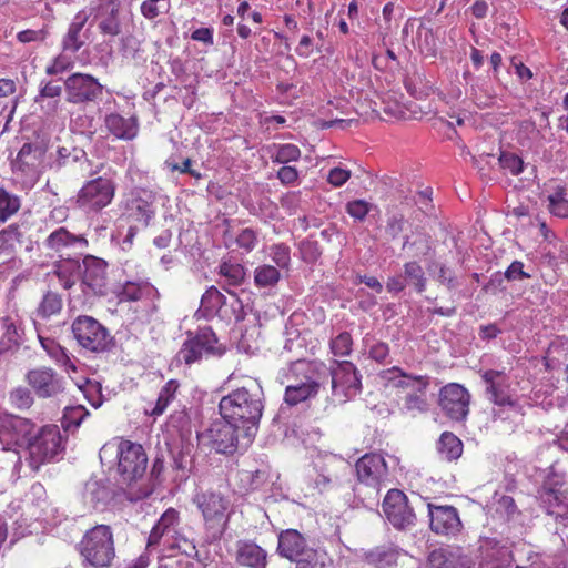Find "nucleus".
Returning <instances> with one entry per match:
<instances>
[{
    "label": "nucleus",
    "mask_w": 568,
    "mask_h": 568,
    "mask_svg": "<svg viewBox=\"0 0 568 568\" xmlns=\"http://www.w3.org/2000/svg\"><path fill=\"white\" fill-rule=\"evenodd\" d=\"M219 408L222 418L241 426L244 445L248 446L256 434L263 414V388L256 381H250L245 386L223 396Z\"/></svg>",
    "instance_id": "f257e3e1"
},
{
    "label": "nucleus",
    "mask_w": 568,
    "mask_h": 568,
    "mask_svg": "<svg viewBox=\"0 0 568 568\" xmlns=\"http://www.w3.org/2000/svg\"><path fill=\"white\" fill-rule=\"evenodd\" d=\"M114 454L118 457V471L122 481L128 485V498L136 501L151 495V487L143 480L148 456L142 445L130 440L105 444L99 455L103 463L105 458L112 457Z\"/></svg>",
    "instance_id": "f03ea898"
},
{
    "label": "nucleus",
    "mask_w": 568,
    "mask_h": 568,
    "mask_svg": "<svg viewBox=\"0 0 568 568\" xmlns=\"http://www.w3.org/2000/svg\"><path fill=\"white\" fill-rule=\"evenodd\" d=\"M550 471L535 467V479L541 478L542 485L538 489V500L540 508L547 515L554 516L565 526L568 525V489L561 490L564 486V475L555 471L554 465L549 467Z\"/></svg>",
    "instance_id": "7ed1b4c3"
},
{
    "label": "nucleus",
    "mask_w": 568,
    "mask_h": 568,
    "mask_svg": "<svg viewBox=\"0 0 568 568\" xmlns=\"http://www.w3.org/2000/svg\"><path fill=\"white\" fill-rule=\"evenodd\" d=\"M481 378L486 384L488 399L494 404L493 418L517 424L524 413L521 407L511 399L507 374L503 371L488 369L481 374Z\"/></svg>",
    "instance_id": "20e7f679"
},
{
    "label": "nucleus",
    "mask_w": 568,
    "mask_h": 568,
    "mask_svg": "<svg viewBox=\"0 0 568 568\" xmlns=\"http://www.w3.org/2000/svg\"><path fill=\"white\" fill-rule=\"evenodd\" d=\"M84 560L95 568L109 567L114 557V539L110 526L97 525L89 529L79 544Z\"/></svg>",
    "instance_id": "39448f33"
},
{
    "label": "nucleus",
    "mask_w": 568,
    "mask_h": 568,
    "mask_svg": "<svg viewBox=\"0 0 568 568\" xmlns=\"http://www.w3.org/2000/svg\"><path fill=\"white\" fill-rule=\"evenodd\" d=\"M193 501L202 514L206 530L212 537L220 538L226 530L232 513L230 499L219 491L206 490L197 493Z\"/></svg>",
    "instance_id": "423d86ee"
},
{
    "label": "nucleus",
    "mask_w": 568,
    "mask_h": 568,
    "mask_svg": "<svg viewBox=\"0 0 568 568\" xmlns=\"http://www.w3.org/2000/svg\"><path fill=\"white\" fill-rule=\"evenodd\" d=\"M29 452V464L33 470L50 462L64 449L63 437L57 425L42 426L33 433L27 447Z\"/></svg>",
    "instance_id": "0eeeda50"
},
{
    "label": "nucleus",
    "mask_w": 568,
    "mask_h": 568,
    "mask_svg": "<svg viewBox=\"0 0 568 568\" xmlns=\"http://www.w3.org/2000/svg\"><path fill=\"white\" fill-rule=\"evenodd\" d=\"M71 329L78 344L89 352H109L114 345L109 329L92 316H78L73 321Z\"/></svg>",
    "instance_id": "6e6552de"
},
{
    "label": "nucleus",
    "mask_w": 568,
    "mask_h": 568,
    "mask_svg": "<svg viewBox=\"0 0 568 568\" xmlns=\"http://www.w3.org/2000/svg\"><path fill=\"white\" fill-rule=\"evenodd\" d=\"M34 423L31 419L12 414L0 415V444L4 450H11L16 447H28L33 430Z\"/></svg>",
    "instance_id": "1a4fd4ad"
},
{
    "label": "nucleus",
    "mask_w": 568,
    "mask_h": 568,
    "mask_svg": "<svg viewBox=\"0 0 568 568\" xmlns=\"http://www.w3.org/2000/svg\"><path fill=\"white\" fill-rule=\"evenodd\" d=\"M115 185L104 176L87 182L77 194L79 207L89 211H100L108 206L114 197Z\"/></svg>",
    "instance_id": "9d476101"
},
{
    "label": "nucleus",
    "mask_w": 568,
    "mask_h": 568,
    "mask_svg": "<svg viewBox=\"0 0 568 568\" xmlns=\"http://www.w3.org/2000/svg\"><path fill=\"white\" fill-rule=\"evenodd\" d=\"M224 348L217 345V338L210 327L200 328L195 336L187 338L178 353V358L191 365L203 355H222Z\"/></svg>",
    "instance_id": "9b49d317"
},
{
    "label": "nucleus",
    "mask_w": 568,
    "mask_h": 568,
    "mask_svg": "<svg viewBox=\"0 0 568 568\" xmlns=\"http://www.w3.org/2000/svg\"><path fill=\"white\" fill-rule=\"evenodd\" d=\"M65 99L73 104L97 102L103 95V85L87 73H73L64 81Z\"/></svg>",
    "instance_id": "f8f14e48"
},
{
    "label": "nucleus",
    "mask_w": 568,
    "mask_h": 568,
    "mask_svg": "<svg viewBox=\"0 0 568 568\" xmlns=\"http://www.w3.org/2000/svg\"><path fill=\"white\" fill-rule=\"evenodd\" d=\"M240 429L241 426L223 418L211 424L206 430V437L212 449L217 454L233 455L240 445L246 447L243 438V443H241L240 435L237 434Z\"/></svg>",
    "instance_id": "ddd939ff"
},
{
    "label": "nucleus",
    "mask_w": 568,
    "mask_h": 568,
    "mask_svg": "<svg viewBox=\"0 0 568 568\" xmlns=\"http://www.w3.org/2000/svg\"><path fill=\"white\" fill-rule=\"evenodd\" d=\"M470 394L460 384L450 383L439 390L438 405L447 417L460 422L469 412Z\"/></svg>",
    "instance_id": "4468645a"
},
{
    "label": "nucleus",
    "mask_w": 568,
    "mask_h": 568,
    "mask_svg": "<svg viewBox=\"0 0 568 568\" xmlns=\"http://www.w3.org/2000/svg\"><path fill=\"white\" fill-rule=\"evenodd\" d=\"M383 511L389 523L398 529L414 525L415 513L407 496L399 489H389L383 500Z\"/></svg>",
    "instance_id": "2eb2a0df"
},
{
    "label": "nucleus",
    "mask_w": 568,
    "mask_h": 568,
    "mask_svg": "<svg viewBox=\"0 0 568 568\" xmlns=\"http://www.w3.org/2000/svg\"><path fill=\"white\" fill-rule=\"evenodd\" d=\"M333 394L344 398L354 397L362 388L361 376L348 361L336 362L331 369Z\"/></svg>",
    "instance_id": "dca6fc26"
},
{
    "label": "nucleus",
    "mask_w": 568,
    "mask_h": 568,
    "mask_svg": "<svg viewBox=\"0 0 568 568\" xmlns=\"http://www.w3.org/2000/svg\"><path fill=\"white\" fill-rule=\"evenodd\" d=\"M161 196L158 192L149 189H135L131 192L126 202L128 215L148 226L156 213V203Z\"/></svg>",
    "instance_id": "f3484780"
},
{
    "label": "nucleus",
    "mask_w": 568,
    "mask_h": 568,
    "mask_svg": "<svg viewBox=\"0 0 568 568\" xmlns=\"http://www.w3.org/2000/svg\"><path fill=\"white\" fill-rule=\"evenodd\" d=\"M28 385L40 398H51L64 392V381L52 368L31 369L26 375Z\"/></svg>",
    "instance_id": "a211bd4d"
},
{
    "label": "nucleus",
    "mask_w": 568,
    "mask_h": 568,
    "mask_svg": "<svg viewBox=\"0 0 568 568\" xmlns=\"http://www.w3.org/2000/svg\"><path fill=\"white\" fill-rule=\"evenodd\" d=\"M87 246L88 241L85 237L82 235H74L62 226L51 232L43 241V247L58 253L60 257L72 254L81 255Z\"/></svg>",
    "instance_id": "6ab92c4d"
},
{
    "label": "nucleus",
    "mask_w": 568,
    "mask_h": 568,
    "mask_svg": "<svg viewBox=\"0 0 568 568\" xmlns=\"http://www.w3.org/2000/svg\"><path fill=\"white\" fill-rule=\"evenodd\" d=\"M44 154V148L39 143L27 142L20 149L17 158L12 161L14 174L21 173L23 183H34L38 179V165Z\"/></svg>",
    "instance_id": "aec40b11"
},
{
    "label": "nucleus",
    "mask_w": 568,
    "mask_h": 568,
    "mask_svg": "<svg viewBox=\"0 0 568 568\" xmlns=\"http://www.w3.org/2000/svg\"><path fill=\"white\" fill-rule=\"evenodd\" d=\"M355 470L358 481L376 489V493L388 474L386 462L379 454H366L361 457L355 465Z\"/></svg>",
    "instance_id": "412c9836"
},
{
    "label": "nucleus",
    "mask_w": 568,
    "mask_h": 568,
    "mask_svg": "<svg viewBox=\"0 0 568 568\" xmlns=\"http://www.w3.org/2000/svg\"><path fill=\"white\" fill-rule=\"evenodd\" d=\"M81 266L82 285L94 295L105 294L108 284L106 262L93 255H85Z\"/></svg>",
    "instance_id": "4be33fe9"
},
{
    "label": "nucleus",
    "mask_w": 568,
    "mask_h": 568,
    "mask_svg": "<svg viewBox=\"0 0 568 568\" xmlns=\"http://www.w3.org/2000/svg\"><path fill=\"white\" fill-rule=\"evenodd\" d=\"M430 529L437 535H456L463 525L458 511L453 506H435L428 504Z\"/></svg>",
    "instance_id": "5701e85b"
},
{
    "label": "nucleus",
    "mask_w": 568,
    "mask_h": 568,
    "mask_svg": "<svg viewBox=\"0 0 568 568\" xmlns=\"http://www.w3.org/2000/svg\"><path fill=\"white\" fill-rule=\"evenodd\" d=\"M312 549L304 535L296 529L282 530L277 536L276 551L281 557L290 561L296 562Z\"/></svg>",
    "instance_id": "b1692460"
},
{
    "label": "nucleus",
    "mask_w": 568,
    "mask_h": 568,
    "mask_svg": "<svg viewBox=\"0 0 568 568\" xmlns=\"http://www.w3.org/2000/svg\"><path fill=\"white\" fill-rule=\"evenodd\" d=\"M95 19L98 20V29L103 36L116 37L122 32V18L119 2H101Z\"/></svg>",
    "instance_id": "393cba45"
},
{
    "label": "nucleus",
    "mask_w": 568,
    "mask_h": 568,
    "mask_svg": "<svg viewBox=\"0 0 568 568\" xmlns=\"http://www.w3.org/2000/svg\"><path fill=\"white\" fill-rule=\"evenodd\" d=\"M235 547V559L239 565L248 568H266L267 552L257 544L239 540Z\"/></svg>",
    "instance_id": "a878e982"
},
{
    "label": "nucleus",
    "mask_w": 568,
    "mask_h": 568,
    "mask_svg": "<svg viewBox=\"0 0 568 568\" xmlns=\"http://www.w3.org/2000/svg\"><path fill=\"white\" fill-rule=\"evenodd\" d=\"M429 568H471L473 560L459 549H436L428 556Z\"/></svg>",
    "instance_id": "bb28decb"
},
{
    "label": "nucleus",
    "mask_w": 568,
    "mask_h": 568,
    "mask_svg": "<svg viewBox=\"0 0 568 568\" xmlns=\"http://www.w3.org/2000/svg\"><path fill=\"white\" fill-rule=\"evenodd\" d=\"M89 17L90 13L85 10H81L74 16L72 22L69 26L68 32L62 40L63 51H70L74 53L79 51L80 48L85 43L87 37L82 30Z\"/></svg>",
    "instance_id": "cd10ccee"
},
{
    "label": "nucleus",
    "mask_w": 568,
    "mask_h": 568,
    "mask_svg": "<svg viewBox=\"0 0 568 568\" xmlns=\"http://www.w3.org/2000/svg\"><path fill=\"white\" fill-rule=\"evenodd\" d=\"M291 371L296 375L293 384L308 385L314 383L316 385V394L320 390L321 384L323 383L321 377V371L326 374V367L322 363L296 361L293 363Z\"/></svg>",
    "instance_id": "c85d7f7f"
},
{
    "label": "nucleus",
    "mask_w": 568,
    "mask_h": 568,
    "mask_svg": "<svg viewBox=\"0 0 568 568\" xmlns=\"http://www.w3.org/2000/svg\"><path fill=\"white\" fill-rule=\"evenodd\" d=\"M108 131L121 140H133L139 131L138 120L135 118H124L118 113L108 114L104 119Z\"/></svg>",
    "instance_id": "c756f323"
},
{
    "label": "nucleus",
    "mask_w": 568,
    "mask_h": 568,
    "mask_svg": "<svg viewBox=\"0 0 568 568\" xmlns=\"http://www.w3.org/2000/svg\"><path fill=\"white\" fill-rule=\"evenodd\" d=\"M81 265L79 258L72 255L61 257L54 264L53 273L64 290H70L81 278Z\"/></svg>",
    "instance_id": "7c9ffc66"
},
{
    "label": "nucleus",
    "mask_w": 568,
    "mask_h": 568,
    "mask_svg": "<svg viewBox=\"0 0 568 568\" xmlns=\"http://www.w3.org/2000/svg\"><path fill=\"white\" fill-rule=\"evenodd\" d=\"M428 386L429 378H418L417 387L406 394L403 408L410 413H426L429 408L426 394Z\"/></svg>",
    "instance_id": "2f4dec72"
},
{
    "label": "nucleus",
    "mask_w": 568,
    "mask_h": 568,
    "mask_svg": "<svg viewBox=\"0 0 568 568\" xmlns=\"http://www.w3.org/2000/svg\"><path fill=\"white\" fill-rule=\"evenodd\" d=\"M178 521L179 513L173 508L168 509L152 528L148 539V547L159 545L160 540L165 535H169L171 532L176 534L175 526Z\"/></svg>",
    "instance_id": "473e14b6"
},
{
    "label": "nucleus",
    "mask_w": 568,
    "mask_h": 568,
    "mask_svg": "<svg viewBox=\"0 0 568 568\" xmlns=\"http://www.w3.org/2000/svg\"><path fill=\"white\" fill-rule=\"evenodd\" d=\"M349 467L342 460L332 458L321 468V473L315 479L316 487L321 490L327 488L331 484L339 480L341 474H346Z\"/></svg>",
    "instance_id": "72a5a7b5"
},
{
    "label": "nucleus",
    "mask_w": 568,
    "mask_h": 568,
    "mask_svg": "<svg viewBox=\"0 0 568 568\" xmlns=\"http://www.w3.org/2000/svg\"><path fill=\"white\" fill-rule=\"evenodd\" d=\"M381 377L390 382L394 387L409 389V392L417 387L418 378H429L426 375L408 374L397 366L383 371Z\"/></svg>",
    "instance_id": "f704fd0d"
},
{
    "label": "nucleus",
    "mask_w": 568,
    "mask_h": 568,
    "mask_svg": "<svg viewBox=\"0 0 568 568\" xmlns=\"http://www.w3.org/2000/svg\"><path fill=\"white\" fill-rule=\"evenodd\" d=\"M366 561L377 568H388L396 565L398 551L393 546H378L365 555Z\"/></svg>",
    "instance_id": "c9c22d12"
},
{
    "label": "nucleus",
    "mask_w": 568,
    "mask_h": 568,
    "mask_svg": "<svg viewBox=\"0 0 568 568\" xmlns=\"http://www.w3.org/2000/svg\"><path fill=\"white\" fill-rule=\"evenodd\" d=\"M568 339L562 341L557 337L551 341L546 351V355L542 356V361L546 369H559L562 362L567 359Z\"/></svg>",
    "instance_id": "e433bc0d"
},
{
    "label": "nucleus",
    "mask_w": 568,
    "mask_h": 568,
    "mask_svg": "<svg viewBox=\"0 0 568 568\" xmlns=\"http://www.w3.org/2000/svg\"><path fill=\"white\" fill-rule=\"evenodd\" d=\"M22 242V232L17 223L8 225L0 231V256L12 257L16 253L17 244Z\"/></svg>",
    "instance_id": "4c0bfd02"
},
{
    "label": "nucleus",
    "mask_w": 568,
    "mask_h": 568,
    "mask_svg": "<svg viewBox=\"0 0 568 568\" xmlns=\"http://www.w3.org/2000/svg\"><path fill=\"white\" fill-rule=\"evenodd\" d=\"M437 450L444 459L455 460L462 456L463 444L453 433L445 432L437 443Z\"/></svg>",
    "instance_id": "58836bf2"
},
{
    "label": "nucleus",
    "mask_w": 568,
    "mask_h": 568,
    "mask_svg": "<svg viewBox=\"0 0 568 568\" xmlns=\"http://www.w3.org/2000/svg\"><path fill=\"white\" fill-rule=\"evenodd\" d=\"M63 307L62 296L52 291H48L41 298L36 314L42 320H48L54 315L60 314Z\"/></svg>",
    "instance_id": "ea45409f"
},
{
    "label": "nucleus",
    "mask_w": 568,
    "mask_h": 568,
    "mask_svg": "<svg viewBox=\"0 0 568 568\" xmlns=\"http://www.w3.org/2000/svg\"><path fill=\"white\" fill-rule=\"evenodd\" d=\"M402 274L406 285L413 286L418 293H423L426 290L427 278L425 272L416 261L405 263Z\"/></svg>",
    "instance_id": "a19ab883"
},
{
    "label": "nucleus",
    "mask_w": 568,
    "mask_h": 568,
    "mask_svg": "<svg viewBox=\"0 0 568 568\" xmlns=\"http://www.w3.org/2000/svg\"><path fill=\"white\" fill-rule=\"evenodd\" d=\"M225 303L226 297L216 287L211 286L201 298L199 312H202L205 317H211L215 315Z\"/></svg>",
    "instance_id": "79ce46f5"
},
{
    "label": "nucleus",
    "mask_w": 568,
    "mask_h": 568,
    "mask_svg": "<svg viewBox=\"0 0 568 568\" xmlns=\"http://www.w3.org/2000/svg\"><path fill=\"white\" fill-rule=\"evenodd\" d=\"M158 294L155 287L148 282H126L121 292L122 301H139Z\"/></svg>",
    "instance_id": "37998d69"
},
{
    "label": "nucleus",
    "mask_w": 568,
    "mask_h": 568,
    "mask_svg": "<svg viewBox=\"0 0 568 568\" xmlns=\"http://www.w3.org/2000/svg\"><path fill=\"white\" fill-rule=\"evenodd\" d=\"M1 328L3 333L0 336V354L10 352L18 347L21 339L19 329L11 318H3Z\"/></svg>",
    "instance_id": "c03bdc74"
},
{
    "label": "nucleus",
    "mask_w": 568,
    "mask_h": 568,
    "mask_svg": "<svg viewBox=\"0 0 568 568\" xmlns=\"http://www.w3.org/2000/svg\"><path fill=\"white\" fill-rule=\"evenodd\" d=\"M316 395V385L311 383L308 385L303 384H290L285 389L284 400L290 406L297 405L311 397Z\"/></svg>",
    "instance_id": "a18cd8bd"
},
{
    "label": "nucleus",
    "mask_w": 568,
    "mask_h": 568,
    "mask_svg": "<svg viewBox=\"0 0 568 568\" xmlns=\"http://www.w3.org/2000/svg\"><path fill=\"white\" fill-rule=\"evenodd\" d=\"M409 248L413 251L414 257H425L434 252L432 245V237L428 234L417 232L410 241L406 237L403 243V250Z\"/></svg>",
    "instance_id": "49530a36"
},
{
    "label": "nucleus",
    "mask_w": 568,
    "mask_h": 568,
    "mask_svg": "<svg viewBox=\"0 0 568 568\" xmlns=\"http://www.w3.org/2000/svg\"><path fill=\"white\" fill-rule=\"evenodd\" d=\"M548 211L552 216L568 219V199H566V189L558 186L552 194L547 196Z\"/></svg>",
    "instance_id": "de8ad7c7"
},
{
    "label": "nucleus",
    "mask_w": 568,
    "mask_h": 568,
    "mask_svg": "<svg viewBox=\"0 0 568 568\" xmlns=\"http://www.w3.org/2000/svg\"><path fill=\"white\" fill-rule=\"evenodd\" d=\"M332 565L327 552L314 548L296 561V568H332Z\"/></svg>",
    "instance_id": "09e8293b"
},
{
    "label": "nucleus",
    "mask_w": 568,
    "mask_h": 568,
    "mask_svg": "<svg viewBox=\"0 0 568 568\" xmlns=\"http://www.w3.org/2000/svg\"><path fill=\"white\" fill-rule=\"evenodd\" d=\"M21 206L20 197L0 187V223L7 222Z\"/></svg>",
    "instance_id": "8fccbe9b"
},
{
    "label": "nucleus",
    "mask_w": 568,
    "mask_h": 568,
    "mask_svg": "<svg viewBox=\"0 0 568 568\" xmlns=\"http://www.w3.org/2000/svg\"><path fill=\"white\" fill-rule=\"evenodd\" d=\"M179 389V383L175 379H170L160 390L155 406L151 410V415H162L169 406Z\"/></svg>",
    "instance_id": "3c124183"
},
{
    "label": "nucleus",
    "mask_w": 568,
    "mask_h": 568,
    "mask_svg": "<svg viewBox=\"0 0 568 568\" xmlns=\"http://www.w3.org/2000/svg\"><path fill=\"white\" fill-rule=\"evenodd\" d=\"M280 277L278 268L267 264L256 267L254 272V282L258 287H272L278 283Z\"/></svg>",
    "instance_id": "603ef678"
},
{
    "label": "nucleus",
    "mask_w": 568,
    "mask_h": 568,
    "mask_svg": "<svg viewBox=\"0 0 568 568\" xmlns=\"http://www.w3.org/2000/svg\"><path fill=\"white\" fill-rule=\"evenodd\" d=\"M301 156V150L295 144H280L273 146L271 159L275 163H288L297 161Z\"/></svg>",
    "instance_id": "864d4df0"
},
{
    "label": "nucleus",
    "mask_w": 568,
    "mask_h": 568,
    "mask_svg": "<svg viewBox=\"0 0 568 568\" xmlns=\"http://www.w3.org/2000/svg\"><path fill=\"white\" fill-rule=\"evenodd\" d=\"M10 404L20 410L29 409L33 405V396L27 387H16L9 393Z\"/></svg>",
    "instance_id": "5fc2aeb1"
},
{
    "label": "nucleus",
    "mask_w": 568,
    "mask_h": 568,
    "mask_svg": "<svg viewBox=\"0 0 568 568\" xmlns=\"http://www.w3.org/2000/svg\"><path fill=\"white\" fill-rule=\"evenodd\" d=\"M329 345L335 356H347L352 352L353 339L348 332H342L331 341Z\"/></svg>",
    "instance_id": "6e6d98bb"
},
{
    "label": "nucleus",
    "mask_w": 568,
    "mask_h": 568,
    "mask_svg": "<svg viewBox=\"0 0 568 568\" xmlns=\"http://www.w3.org/2000/svg\"><path fill=\"white\" fill-rule=\"evenodd\" d=\"M60 165L71 170H79L81 176H85L90 173V162L87 159L84 151L82 150L78 151L71 159L69 156L63 158V161L60 163Z\"/></svg>",
    "instance_id": "4d7b16f0"
},
{
    "label": "nucleus",
    "mask_w": 568,
    "mask_h": 568,
    "mask_svg": "<svg viewBox=\"0 0 568 568\" xmlns=\"http://www.w3.org/2000/svg\"><path fill=\"white\" fill-rule=\"evenodd\" d=\"M169 0H145L141 4V13L146 19H154L169 10Z\"/></svg>",
    "instance_id": "13d9d810"
},
{
    "label": "nucleus",
    "mask_w": 568,
    "mask_h": 568,
    "mask_svg": "<svg viewBox=\"0 0 568 568\" xmlns=\"http://www.w3.org/2000/svg\"><path fill=\"white\" fill-rule=\"evenodd\" d=\"M498 164L503 170H507L511 174L517 175L523 171L524 162L521 158L515 153L501 152L498 158Z\"/></svg>",
    "instance_id": "bf43d9fd"
},
{
    "label": "nucleus",
    "mask_w": 568,
    "mask_h": 568,
    "mask_svg": "<svg viewBox=\"0 0 568 568\" xmlns=\"http://www.w3.org/2000/svg\"><path fill=\"white\" fill-rule=\"evenodd\" d=\"M220 274L225 276L232 285L241 284L245 277L244 267L232 263H223L220 266Z\"/></svg>",
    "instance_id": "052dcab7"
},
{
    "label": "nucleus",
    "mask_w": 568,
    "mask_h": 568,
    "mask_svg": "<svg viewBox=\"0 0 568 568\" xmlns=\"http://www.w3.org/2000/svg\"><path fill=\"white\" fill-rule=\"evenodd\" d=\"M120 51L123 57L135 59L141 51V41L133 34H126L120 40Z\"/></svg>",
    "instance_id": "680f3d73"
},
{
    "label": "nucleus",
    "mask_w": 568,
    "mask_h": 568,
    "mask_svg": "<svg viewBox=\"0 0 568 568\" xmlns=\"http://www.w3.org/2000/svg\"><path fill=\"white\" fill-rule=\"evenodd\" d=\"M271 257L277 268H288L291 263L290 247L285 244H274L271 246Z\"/></svg>",
    "instance_id": "e2e57ef3"
},
{
    "label": "nucleus",
    "mask_w": 568,
    "mask_h": 568,
    "mask_svg": "<svg viewBox=\"0 0 568 568\" xmlns=\"http://www.w3.org/2000/svg\"><path fill=\"white\" fill-rule=\"evenodd\" d=\"M173 455V467L176 470H181L183 476L190 471L192 465V457L190 454V447H182L178 453H172Z\"/></svg>",
    "instance_id": "0e129e2a"
},
{
    "label": "nucleus",
    "mask_w": 568,
    "mask_h": 568,
    "mask_svg": "<svg viewBox=\"0 0 568 568\" xmlns=\"http://www.w3.org/2000/svg\"><path fill=\"white\" fill-rule=\"evenodd\" d=\"M108 493L104 487H100L98 481H91L85 485V498L97 506L100 501L105 500Z\"/></svg>",
    "instance_id": "69168bd1"
},
{
    "label": "nucleus",
    "mask_w": 568,
    "mask_h": 568,
    "mask_svg": "<svg viewBox=\"0 0 568 568\" xmlns=\"http://www.w3.org/2000/svg\"><path fill=\"white\" fill-rule=\"evenodd\" d=\"M369 203L364 200H354L346 204V212L356 220H364L369 212Z\"/></svg>",
    "instance_id": "338daca9"
},
{
    "label": "nucleus",
    "mask_w": 568,
    "mask_h": 568,
    "mask_svg": "<svg viewBox=\"0 0 568 568\" xmlns=\"http://www.w3.org/2000/svg\"><path fill=\"white\" fill-rule=\"evenodd\" d=\"M236 243L241 248L251 252L257 243V237L252 229H244L236 236Z\"/></svg>",
    "instance_id": "774afa93"
}]
</instances>
